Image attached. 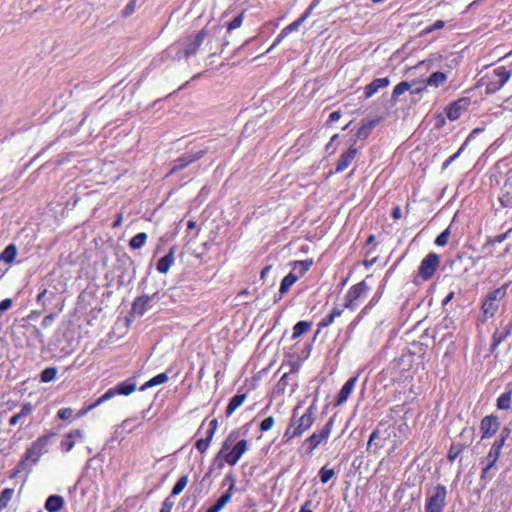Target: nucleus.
<instances>
[{
    "instance_id": "nucleus-32",
    "label": "nucleus",
    "mask_w": 512,
    "mask_h": 512,
    "mask_svg": "<svg viewBox=\"0 0 512 512\" xmlns=\"http://www.w3.org/2000/svg\"><path fill=\"white\" fill-rule=\"evenodd\" d=\"M151 298L148 295L138 297L132 306L133 311L138 315H143L149 306Z\"/></svg>"
},
{
    "instance_id": "nucleus-1",
    "label": "nucleus",
    "mask_w": 512,
    "mask_h": 512,
    "mask_svg": "<svg viewBox=\"0 0 512 512\" xmlns=\"http://www.w3.org/2000/svg\"><path fill=\"white\" fill-rule=\"evenodd\" d=\"M240 434L239 429H234L223 441L220 450L214 458V463L219 462V468L222 469L224 464L235 466L243 454L248 450V441L246 439L237 441L236 444L231 447V444L238 439Z\"/></svg>"
},
{
    "instance_id": "nucleus-55",
    "label": "nucleus",
    "mask_w": 512,
    "mask_h": 512,
    "mask_svg": "<svg viewBox=\"0 0 512 512\" xmlns=\"http://www.w3.org/2000/svg\"><path fill=\"white\" fill-rule=\"evenodd\" d=\"M375 235L371 234L368 236L365 247H368V250L366 252V256H369L371 253L375 252L377 244L375 243Z\"/></svg>"
},
{
    "instance_id": "nucleus-59",
    "label": "nucleus",
    "mask_w": 512,
    "mask_h": 512,
    "mask_svg": "<svg viewBox=\"0 0 512 512\" xmlns=\"http://www.w3.org/2000/svg\"><path fill=\"white\" fill-rule=\"evenodd\" d=\"M73 415V409L70 407L62 408L57 412V418L60 420H67Z\"/></svg>"
},
{
    "instance_id": "nucleus-53",
    "label": "nucleus",
    "mask_w": 512,
    "mask_h": 512,
    "mask_svg": "<svg viewBox=\"0 0 512 512\" xmlns=\"http://www.w3.org/2000/svg\"><path fill=\"white\" fill-rule=\"evenodd\" d=\"M383 425L382 422L379 423V426L371 433L370 437H369V440H368V443H367V449H370V447L373 445V443L375 444V441L376 440H380L382 438H380V434H381V430H380V427Z\"/></svg>"
},
{
    "instance_id": "nucleus-23",
    "label": "nucleus",
    "mask_w": 512,
    "mask_h": 512,
    "mask_svg": "<svg viewBox=\"0 0 512 512\" xmlns=\"http://www.w3.org/2000/svg\"><path fill=\"white\" fill-rule=\"evenodd\" d=\"M390 84L388 77L375 78L372 82L364 87V96L366 99L371 98L379 89L386 88Z\"/></svg>"
},
{
    "instance_id": "nucleus-47",
    "label": "nucleus",
    "mask_w": 512,
    "mask_h": 512,
    "mask_svg": "<svg viewBox=\"0 0 512 512\" xmlns=\"http://www.w3.org/2000/svg\"><path fill=\"white\" fill-rule=\"evenodd\" d=\"M380 297L381 295H374L368 302V304L361 310V312L357 316V319L361 320L366 314H368L369 311L378 303Z\"/></svg>"
},
{
    "instance_id": "nucleus-20",
    "label": "nucleus",
    "mask_w": 512,
    "mask_h": 512,
    "mask_svg": "<svg viewBox=\"0 0 512 512\" xmlns=\"http://www.w3.org/2000/svg\"><path fill=\"white\" fill-rule=\"evenodd\" d=\"M136 390V382L134 378H128L125 381L118 383L116 386L109 388L112 392V397L116 395L129 396Z\"/></svg>"
},
{
    "instance_id": "nucleus-49",
    "label": "nucleus",
    "mask_w": 512,
    "mask_h": 512,
    "mask_svg": "<svg viewBox=\"0 0 512 512\" xmlns=\"http://www.w3.org/2000/svg\"><path fill=\"white\" fill-rule=\"evenodd\" d=\"M289 385V373H284L278 383L276 384V392L278 394H284L287 386Z\"/></svg>"
},
{
    "instance_id": "nucleus-22",
    "label": "nucleus",
    "mask_w": 512,
    "mask_h": 512,
    "mask_svg": "<svg viewBox=\"0 0 512 512\" xmlns=\"http://www.w3.org/2000/svg\"><path fill=\"white\" fill-rule=\"evenodd\" d=\"M498 200L502 207L512 208V175L507 177L500 190Z\"/></svg>"
},
{
    "instance_id": "nucleus-14",
    "label": "nucleus",
    "mask_w": 512,
    "mask_h": 512,
    "mask_svg": "<svg viewBox=\"0 0 512 512\" xmlns=\"http://www.w3.org/2000/svg\"><path fill=\"white\" fill-rule=\"evenodd\" d=\"M358 149L355 145L349 146L345 151L340 154V157L336 163L335 170L331 171L330 174H338L344 172L356 159Z\"/></svg>"
},
{
    "instance_id": "nucleus-38",
    "label": "nucleus",
    "mask_w": 512,
    "mask_h": 512,
    "mask_svg": "<svg viewBox=\"0 0 512 512\" xmlns=\"http://www.w3.org/2000/svg\"><path fill=\"white\" fill-rule=\"evenodd\" d=\"M147 239L148 235L145 232H140L130 239L129 247L132 250L140 249L146 244Z\"/></svg>"
},
{
    "instance_id": "nucleus-57",
    "label": "nucleus",
    "mask_w": 512,
    "mask_h": 512,
    "mask_svg": "<svg viewBox=\"0 0 512 512\" xmlns=\"http://www.w3.org/2000/svg\"><path fill=\"white\" fill-rule=\"evenodd\" d=\"M445 26V22L443 20H437L432 25L427 26L424 30V34L432 33L435 30L442 29Z\"/></svg>"
},
{
    "instance_id": "nucleus-56",
    "label": "nucleus",
    "mask_w": 512,
    "mask_h": 512,
    "mask_svg": "<svg viewBox=\"0 0 512 512\" xmlns=\"http://www.w3.org/2000/svg\"><path fill=\"white\" fill-rule=\"evenodd\" d=\"M174 504L175 502L171 499V496H167L162 502L160 512H172Z\"/></svg>"
},
{
    "instance_id": "nucleus-15",
    "label": "nucleus",
    "mask_w": 512,
    "mask_h": 512,
    "mask_svg": "<svg viewBox=\"0 0 512 512\" xmlns=\"http://www.w3.org/2000/svg\"><path fill=\"white\" fill-rule=\"evenodd\" d=\"M500 427V423L498 421V417L496 415H488L485 416L480 423V431H481V437L484 438H491L496 434Z\"/></svg>"
},
{
    "instance_id": "nucleus-43",
    "label": "nucleus",
    "mask_w": 512,
    "mask_h": 512,
    "mask_svg": "<svg viewBox=\"0 0 512 512\" xmlns=\"http://www.w3.org/2000/svg\"><path fill=\"white\" fill-rule=\"evenodd\" d=\"M297 276H294L293 272L288 273L281 281L280 283V293L284 294L288 292L290 287L297 281Z\"/></svg>"
},
{
    "instance_id": "nucleus-24",
    "label": "nucleus",
    "mask_w": 512,
    "mask_h": 512,
    "mask_svg": "<svg viewBox=\"0 0 512 512\" xmlns=\"http://www.w3.org/2000/svg\"><path fill=\"white\" fill-rule=\"evenodd\" d=\"M357 382V377H352L348 379L344 385L342 386L340 392L338 393L336 400H335V406H340L344 404L348 398L350 397L354 386Z\"/></svg>"
},
{
    "instance_id": "nucleus-25",
    "label": "nucleus",
    "mask_w": 512,
    "mask_h": 512,
    "mask_svg": "<svg viewBox=\"0 0 512 512\" xmlns=\"http://www.w3.org/2000/svg\"><path fill=\"white\" fill-rule=\"evenodd\" d=\"M176 246H172L169 252L161 257L156 265V269L159 273L166 274L175 261Z\"/></svg>"
},
{
    "instance_id": "nucleus-50",
    "label": "nucleus",
    "mask_w": 512,
    "mask_h": 512,
    "mask_svg": "<svg viewBox=\"0 0 512 512\" xmlns=\"http://www.w3.org/2000/svg\"><path fill=\"white\" fill-rule=\"evenodd\" d=\"M512 229H509L507 232L505 233H501V234H498L494 237H489L485 243V246H490V245H494L496 243H501L503 242L504 240L507 239V237L509 236V234L511 233Z\"/></svg>"
},
{
    "instance_id": "nucleus-2",
    "label": "nucleus",
    "mask_w": 512,
    "mask_h": 512,
    "mask_svg": "<svg viewBox=\"0 0 512 512\" xmlns=\"http://www.w3.org/2000/svg\"><path fill=\"white\" fill-rule=\"evenodd\" d=\"M298 409L299 407H296L292 411L289 424L282 437V444H287L294 438L302 436L315 422L314 405H310L301 416H298Z\"/></svg>"
},
{
    "instance_id": "nucleus-48",
    "label": "nucleus",
    "mask_w": 512,
    "mask_h": 512,
    "mask_svg": "<svg viewBox=\"0 0 512 512\" xmlns=\"http://www.w3.org/2000/svg\"><path fill=\"white\" fill-rule=\"evenodd\" d=\"M450 234V227H448L436 237L435 244L439 247L446 246L448 244Z\"/></svg>"
},
{
    "instance_id": "nucleus-37",
    "label": "nucleus",
    "mask_w": 512,
    "mask_h": 512,
    "mask_svg": "<svg viewBox=\"0 0 512 512\" xmlns=\"http://www.w3.org/2000/svg\"><path fill=\"white\" fill-rule=\"evenodd\" d=\"M168 380H169V377H168L167 373L163 372V373L157 374L156 376H154L150 380H148L145 384H143L140 387V390L144 391V390H146V389H148L150 387H154V386H157V385L164 384Z\"/></svg>"
},
{
    "instance_id": "nucleus-17",
    "label": "nucleus",
    "mask_w": 512,
    "mask_h": 512,
    "mask_svg": "<svg viewBox=\"0 0 512 512\" xmlns=\"http://www.w3.org/2000/svg\"><path fill=\"white\" fill-rule=\"evenodd\" d=\"M497 461H498V459L494 458L490 454H487V456L481 461L482 472H481L480 480L484 484H488L494 478L495 470H496L495 465H496Z\"/></svg>"
},
{
    "instance_id": "nucleus-16",
    "label": "nucleus",
    "mask_w": 512,
    "mask_h": 512,
    "mask_svg": "<svg viewBox=\"0 0 512 512\" xmlns=\"http://www.w3.org/2000/svg\"><path fill=\"white\" fill-rule=\"evenodd\" d=\"M217 428H218L217 419H212L208 424V428L206 430V437L198 439L195 443V447L197 448V450L200 453L205 454L207 452V450L214 438Z\"/></svg>"
},
{
    "instance_id": "nucleus-61",
    "label": "nucleus",
    "mask_w": 512,
    "mask_h": 512,
    "mask_svg": "<svg viewBox=\"0 0 512 512\" xmlns=\"http://www.w3.org/2000/svg\"><path fill=\"white\" fill-rule=\"evenodd\" d=\"M135 6H136L135 1H134V0H131V1H130L126 6H125V8H124V10H123V15H124L125 17H127V16L131 15L132 13H134V11H135Z\"/></svg>"
},
{
    "instance_id": "nucleus-6",
    "label": "nucleus",
    "mask_w": 512,
    "mask_h": 512,
    "mask_svg": "<svg viewBox=\"0 0 512 512\" xmlns=\"http://www.w3.org/2000/svg\"><path fill=\"white\" fill-rule=\"evenodd\" d=\"M334 419L330 418L327 423L319 430L314 431L309 437L302 442L307 454H312L321 444H325L332 432Z\"/></svg>"
},
{
    "instance_id": "nucleus-54",
    "label": "nucleus",
    "mask_w": 512,
    "mask_h": 512,
    "mask_svg": "<svg viewBox=\"0 0 512 512\" xmlns=\"http://www.w3.org/2000/svg\"><path fill=\"white\" fill-rule=\"evenodd\" d=\"M334 321H335V319L333 318V316H332L330 313H328L327 315H325V316L320 320V322L318 323V330H317V333H319L321 329H323V328H326V327L330 326Z\"/></svg>"
},
{
    "instance_id": "nucleus-26",
    "label": "nucleus",
    "mask_w": 512,
    "mask_h": 512,
    "mask_svg": "<svg viewBox=\"0 0 512 512\" xmlns=\"http://www.w3.org/2000/svg\"><path fill=\"white\" fill-rule=\"evenodd\" d=\"M512 333V322H509L501 330H496L492 336L491 347L496 349L503 341H505Z\"/></svg>"
},
{
    "instance_id": "nucleus-31",
    "label": "nucleus",
    "mask_w": 512,
    "mask_h": 512,
    "mask_svg": "<svg viewBox=\"0 0 512 512\" xmlns=\"http://www.w3.org/2000/svg\"><path fill=\"white\" fill-rule=\"evenodd\" d=\"M64 506V499L60 495H50L45 502V509L48 512H59Z\"/></svg>"
},
{
    "instance_id": "nucleus-40",
    "label": "nucleus",
    "mask_w": 512,
    "mask_h": 512,
    "mask_svg": "<svg viewBox=\"0 0 512 512\" xmlns=\"http://www.w3.org/2000/svg\"><path fill=\"white\" fill-rule=\"evenodd\" d=\"M466 445L462 443H452L447 453V459L454 462L456 458L465 450Z\"/></svg>"
},
{
    "instance_id": "nucleus-5",
    "label": "nucleus",
    "mask_w": 512,
    "mask_h": 512,
    "mask_svg": "<svg viewBox=\"0 0 512 512\" xmlns=\"http://www.w3.org/2000/svg\"><path fill=\"white\" fill-rule=\"evenodd\" d=\"M448 491L443 484H437L426 493L424 512H444Z\"/></svg>"
},
{
    "instance_id": "nucleus-64",
    "label": "nucleus",
    "mask_w": 512,
    "mask_h": 512,
    "mask_svg": "<svg viewBox=\"0 0 512 512\" xmlns=\"http://www.w3.org/2000/svg\"><path fill=\"white\" fill-rule=\"evenodd\" d=\"M501 448L498 447V445H494L492 444L488 454H490L491 456H493L494 458H497L499 459L500 457V454H501Z\"/></svg>"
},
{
    "instance_id": "nucleus-62",
    "label": "nucleus",
    "mask_w": 512,
    "mask_h": 512,
    "mask_svg": "<svg viewBox=\"0 0 512 512\" xmlns=\"http://www.w3.org/2000/svg\"><path fill=\"white\" fill-rule=\"evenodd\" d=\"M12 306V299L6 298L0 302V313H4Z\"/></svg>"
},
{
    "instance_id": "nucleus-3",
    "label": "nucleus",
    "mask_w": 512,
    "mask_h": 512,
    "mask_svg": "<svg viewBox=\"0 0 512 512\" xmlns=\"http://www.w3.org/2000/svg\"><path fill=\"white\" fill-rule=\"evenodd\" d=\"M54 435V433L42 435L38 437L34 442H32V444L26 449L25 453L21 457V460L17 464V469L11 475V477L16 476L19 472L23 471L27 462L36 464L40 460L41 456L47 452L50 439Z\"/></svg>"
},
{
    "instance_id": "nucleus-46",
    "label": "nucleus",
    "mask_w": 512,
    "mask_h": 512,
    "mask_svg": "<svg viewBox=\"0 0 512 512\" xmlns=\"http://www.w3.org/2000/svg\"><path fill=\"white\" fill-rule=\"evenodd\" d=\"M335 475V470L333 468H329L327 465H324L319 470V477L323 484L329 482L333 476Z\"/></svg>"
},
{
    "instance_id": "nucleus-28",
    "label": "nucleus",
    "mask_w": 512,
    "mask_h": 512,
    "mask_svg": "<svg viewBox=\"0 0 512 512\" xmlns=\"http://www.w3.org/2000/svg\"><path fill=\"white\" fill-rule=\"evenodd\" d=\"M246 398H247V395L245 393H237L236 395H234L230 399V401L225 409L226 416L230 417L244 403Z\"/></svg>"
},
{
    "instance_id": "nucleus-18",
    "label": "nucleus",
    "mask_w": 512,
    "mask_h": 512,
    "mask_svg": "<svg viewBox=\"0 0 512 512\" xmlns=\"http://www.w3.org/2000/svg\"><path fill=\"white\" fill-rule=\"evenodd\" d=\"M225 480L230 482L228 490L216 501L214 505L208 508L206 512H220L224 506L231 501L232 491L235 487V477L233 475H228Z\"/></svg>"
},
{
    "instance_id": "nucleus-58",
    "label": "nucleus",
    "mask_w": 512,
    "mask_h": 512,
    "mask_svg": "<svg viewBox=\"0 0 512 512\" xmlns=\"http://www.w3.org/2000/svg\"><path fill=\"white\" fill-rule=\"evenodd\" d=\"M465 144L464 143L460 148L459 150L454 153L453 155H451L448 159H446L444 162H443V165H442V168L443 169H446L452 162H454L460 155L461 153L463 152L464 148H465Z\"/></svg>"
},
{
    "instance_id": "nucleus-36",
    "label": "nucleus",
    "mask_w": 512,
    "mask_h": 512,
    "mask_svg": "<svg viewBox=\"0 0 512 512\" xmlns=\"http://www.w3.org/2000/svg\"><path fill=\"white\" fill-rule=\"evenodd\" d=\"M312 327V322L301 320L297 322L293 327L292 339L295 340L307 333Z\"/></svg>"
},
{
    "instance_id": "nucleus-11",
    "label": "nucleus",
    "mask_w": 512,
    "mask_h": 512,
    "mask_svg": "<svg viewBox=\"0 0 512 512\" xmlns=\"http://www.w3.org/2000/svg\"><path fill=\"white\" fill-rule=\"evenodd\" d=\"M369 289L365 280L352 285L345 295L344 308L354 311L358 306L360 298L366 294Z\"/></svg>"
},
{
    "instance_id": "nucleus-60",
    "label": "nucleus",
    "mask_w": 512,
    "mask_h": 512,
    "mask_svg": "<svg viewBox=\"0 0 512 512\" xmlns=\"http://www.w3.org/2000/svg\"><path fill=\"white\" fill-rule=\"evenodd\" d=\"M112 392L109 391V389L103 394L101 395L100 397H98L96 400H95V403L97 404V406H100L101 404H103L104 402L112 399Z\"/></svg>"
},
{
    "instance_id": "nucleus-7",
    "label": "nucleus",
    "mask_w": 512,
    "mask_h": 512,
    "mask_svg": "<svg viewBox=\"0 0 512 512\" xmlns=\"http://www.w3.org/2000/svg\"><path fill=\"white\" fill-rule=\"evenodd\" d=\"M320 0H313L308 8L304 11V13L291 24L284 27L280 33L277 35L273 44L269 47L266 53L272 51L275 47H277L290 33L297 31L299 27L310 17L313 10L318 6Z\"/></svg>"
},
{
    "instance_id": "nucleus-27",
    "label": "nucleus",
    "mask_w": 512,
    "mask_h": 512,
    "mask_svg": "<svg viewBox=\"0 0 512 512\" xmlns=\"http://www.w3.org/2000/svg\"><path fill=\"white\" fill-rule=\"evenodd\" d=\"M34 411V405L31 402H26L22 405L19 412L15 413L9 419V425L15 426L20 423L25 417L31 415Z\"/></svg>"
},
{
    "instance_id": "nucleus-8",
    "label": "nucleus",
    "mask_w": 512,
    "mask_h": 512,
    "mask_svg": "<svg viewBox=\"0 0 512 512\" xmlns=\"http://www.w3.org/2000/svg\"><path fill=\"white\" fill-rule=\"evenodd\" d=\"M440 257L435 252L428 253L421 261L418 268V277L426 282L432 279L435 272L439 268Z\"/></svg>"
},
{
    "instance_id": "nucleus-4",
    "label": "nucleus",
    "mask_w": 512,
    "mask_h": 512,
    "mask_svg": "<svg viewBox=\"0 0 512 512\" xmlns=\"http://www.w3.org/2000/svg\"><path fill=\"white\" fill-rule=\"evenodd\" d=\"M512 72L505 66H498L487 73L482 79L486 94L498 92L510 79Z\"/></svg>"
},
{
    "instance_id": "nucleus-41",
    "label": "nucleus",
    "mask_w": 512,
    "mask_h": 512,
    "mask_svg": "<svg viewBox=\"0 0 512 512\" xmlns=\"http://www.w3.org/2000/svg\"><path fill=\"white\" fill-rule=\"evenodd\" d=\"M512 390L502 393L497 399V408L500 410H508L511 407Z\"/></svg>"
},
{
    "instance_id": "nucleus-13",
    "label": "nucleus",
    "mask_w": 512,
    "mask_h": 512,
    "mask_svg": "<svg viewBox=\"0 0 512 512\" xmlns=\"http://www.w3.org/2000/svg\"><path fill=\"white\" fill-rule=\"evenodd\" d=\"M469 105L470 99L467 97H462L451 102L445 108L447 118L450 121L458 120L461 117L462 113L468 109Z\"/></svg>"
},
{
    "instance_id": "nucleus-21",
    "label": "nucleus",
    "mask_w": 512,
    "mask_h": 512,
    "mask_svg": "<svg viewBox=\"0 0 512 512\" xmlns=\"http://www.w3.org/2000/svg\"><path fill=\"white\" fill-rule=\"evenodd\" d=\"M394 435L393 449L398 448L409 436L410 428L406 421L401 422L398 426H390Z\"/></svg>"
},
{
    "instance_id": "nucleus-63",
    "label": "nucleus",
    "mask_w": 512,
    "mask_h": 512,
    "mask_svg": "<svg viewBox=\"0 0 512 512\" xmlns=\"http://www.w3.org/2000/svg\"><path fill=\"white\" fill-rule=\"evenodd\" d=\"M341 112L340 111H334L329 115V118L327 120V125H331L332 123L338 121L341 118Z\"/></svg>"
},
{
    "instance_id": "nucleus-34",
    "label": "nucleus",
    "mask_w": 512,
    "mask_h": 512,
    "mask_svg": "<svg viewBox=\"0 0 512 512\" xmlns=\"http://www.w3.org/2000/svg\"><path fill=\"white\" fill-rule=\"evenodd\" d=\"M375 125H376V121H374V120L368 121V122H362L360 127L357 130V134H356L357 139L366 140L370 136Z\"/></svg>"
},
{
    "instance_id": "nucleus-10",
    "label": "nucleus",
    "mask_w": 512,
    "mask_h": 512,
    "mask_svg": "<svg viewBox=\"0 0 512 512\" xmlns=\"http://www.w3.org/2000/svg\"><path fill=\"white\" fill-rule=\"evenodd\" d=\"M209 35V30L204 27L200 31H198L195 34L189 35L184 43V47L182 50L183 56L188 59L192 56H194L201 45L203 44L206 37Z\"/></svg>"
},
{
    "instance_id": "nucleus-44",
    "label": "nucleus",
    "mask_w": 512,
    "mask_h": 512,
    "mask_svg": "<svg viewBox=\"0 0 512 512\" xmlns=\"http://www.w3.org/2000/svg\"><path fill=\"white\" fill-rule=\"evenodd\" d=\"M141 425H142V422H140L136 416L127 418V419L123 420L121 423V427L129 433H131L132 431H134Z\"/></svg>"
},
{
    "instance_id": "nucleus-51",
    "label": "nucleus",
    "mask_w": 512,
    "mask_h": 512,
    "mask_svg": "<svg viewBox=\"0 0 512 512\" xmlns=\"http://www.w3.org/2000/svg\"><path fill=\"white\" fill-rule=\"evenodd\" d=\"M244 20V11H242L239 15H237L233 20L228 22L227 24V30L228 32L233 31L234 29L239 28Z\"/></svg>"
},
{
    "instance_id": "nucleus-29",
    "label": "nucleus",
    "mask_w": 512,
    "mask_h": 512,
    "mask_svg": "<svg viewBox=\"0 0 512 512\" xmlns=\"http://www.w3.org/2000/svg\"><path fill=\"white\" fill-rule=\"evenodd\" d=\"M312 265V259L298 260L293 263V268L291 272H293L294 276H297V279H299L307 273V271L311 268Z\"/></svg>"
},
{
    "instance_id": "nucleus-33",
    "label": "nucleus",
    "mask_w": 512,
    "mask_h": 512,
    "mask_svg": "<svg viewBox=\"0 0 512 512\" xmlns=\"http://www.w3.org/2000/svg\"><path fill=\"white\" fill-rule=\"evenodd\" d=\"M415 83L416 80L412 81V83H409L408 81H401L400 83H398L392 91L391 100L393 102H397L398 98L405 92L409 91L411 89L412 84Z\"/></svg>"
},
{
    "instance_id": "nucleus-9",
    "label": "nucleus",
    "mask_w": 512,
    "mask_h": 512,
    "mask_svg": "<svg viewBox=\"0 0 512 512\" xmlns=\"http://www.w3.org/2000/svg\"><path fill=\"white\" fill-rule=\"evenodd\" d=\"M509 284V282L504 283L501 287L494 289L488 294L481 308L485 315L494 316L499 308L498 302L506 295Z\"/></svg>"
},
{
    "instance_id": "nucleus-12",
    "label": "nucleus",
    "mask_w": 512,
    "mask_h": 512,
    "mask_svg": "<svg viewBox=\"0 0 512 512\" xmlns=\"http://www.w3.org/2000/svg\"><path fill=\"white\" fill-rule=\"evenodd\" d=\"M207 151H208L207 149H202L197 152H186V153L182 154L175 160V164H174L173 168L171 169L170 174L175 173L177 171H181L184 168H186L187 166H189L190 164L200 160L201 158H203L205 156Z\"/></svg>"
},
{
    "instance_id": "nucleus-45",
    "label": "nucleus",
    "mask_w": 512,
    "mask_h": 512,
    "mask_svg": "<svg viewBox=\"0 0 512 512\" xmlns=\"http://www.w3.org/2000/svg\"><path fill=\"white\" fill-rule=\"evenodd\" d=\"M57 368L56 367H47L40 374V380L43 383H49L53 381L57 376Z\"/></svg>"
},
{
    "instance_id": "nucleus-42",
    "label": "nucleus",
    "mask_w": 512,
    "mask_h": 512,
    "mask_svg": "<svg viewBox=\"0 0 512 512\" xmlns=\"http://www.w3.org/2000/svg\"><path fill=\"white\" fill-rule=\"evenodd\" d=\"M188 481H189V479H188L187 475H183L177 480V482L173 486L172 491L169 495V496H171V499H173L175 496L179 495L185 489V487L188 484Z\"/></svg>"
},
{
    "instance_id": "nucleus-39",
    "label": "nucleus",
    "mask_w": 512,
    "mask_h": 512,
    "mask_svg": "<svg viewBox=\"0 0 512 512\" xmlns=\"http://www.w3.org/2000/svg\"><path fill=\"white\" fill-rule=\"evenodd\" d=\"M14 497L13 488H5L0 493V512L4 511Z\"/></svg>"
},
{
    "instance_id": "nucleus-35",
    "label": "nucleus",
    "mask_w": 512,
    "mask_h": 512,
    "mask_svg": "<svg viewBox=\"0 0 512 512\" xmlns=\"http://www.w3.org/2000/svg\"><path fill=\"white\" fill-rule=\"evenodd\" d=\"M16 256H17V247L15 244H9L0 253V259L7 264L13 263L14 260L16 259Z\"/></svg>"
},
{
    "instance_id": "nucleus-19",
    "label": "nucleus",
    "mask_w": 512,
    "mask_h": 512,
    "mask_svg": "<svg viewBox=\"0 0 512 512\" xmlns=\"http://www.w3.org/2000/svg\"><path fill=\"white\" fill-rule=\"evenodd\" d=\"M83 436L84 433L81 429H73L64 434L60 442V448L62 452H70L74 448L76 441L82 439Z\"/></svg>"
},
{
    "instance_id": "nucleus-30",
    "label": "nucleus",
    "mask_w": 512,
    "mask_h": 512,
    "mask_svg": "<svg viewBox=\"0 0 512 512\" xmlns=\"http://www.w3.org/2000/svg\"><path fill=\"white\" fill-rule=\"evenodd\" d=\"M447 74L441 71L433 72L426 80V86L438 88L447 82Z\"/></svg>"
},
{
    "instance_id": "nucleus-52",
    "label": "nucleus",
    "mask_w": 512,
    "mask_h": 512,
    "mask_svg": "<svg viewBox=\"0 0 512 512\" xmlns=\"http://www.w3.org/2000/svg\"><path fill=\"white\" fill-rule=\"evenodd\" d=\"M275 424V419L273 416L266 417L263 419L259 425V430L261 432H267L273 428Z\"/></svg>"
}]
</instances>
